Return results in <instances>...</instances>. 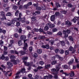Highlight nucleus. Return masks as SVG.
Wrapping results in <instances>:
<instances>
[{
  "instance_id": "nucleus-1",
  "label": "nucleus",
  "mask_w": 79,
  "mask_h": 79,
  "mask_svg": "<svg viewBox=\"0 0 79 79\" xmlns=\"http://www.w3.org/2000/svg\"><path fill=\"white\" fill-rule=\"evenodd\" d=\"M26 40H24V47H23V49L24 51H21L19 52V53L21 54V55H25L26 53V50H27V47L28 45H27V43H25Z\"/></svg>"
},
{
  "instance_id": "nucleus-2",
  "label": "nucleus",
  "mask_w": 79,
  "mask_h": 79,
  "mask_svg": "<svg viewBox=\"0 0 79 79\" xmlns=\"http://www.w3.org/2000/svg\"><path fill=\"white\" fill-rule=\"evenodd\" d=\"M69 51H70L71 52H72V53H75L76 52V50L74 49V48H73V47L70 46L69 49Z\"/></svg>"
},
{
  "instance_id": "nucleus-3",
  "label": "nucleus",
  "mask_w": 79,
  "mask_h": 79,
  "mask_svg": "<svg viewBox=\"0 0 79 79\" xmlns=\"http://www.w3.org/2000/svg\"><path fill=\"white\" fill-rule=\"evenodd\" d=\"M72 25V23L69 22V20L65 22V25L68 26H70Z\"/></svg>"
},
{
  "instance_id": "nucleus-4",
  "label": "nucleus",
  "mask_w": 79,
  "mask_h": 79,
  "mask_svg": "<svg viewBox=\"0 0 79 79\" xmlns=\"http://www.w3.org/2000/svg\"><path fill=\"white\" fill-rule=\"evenodd\" d=\"M0 15L2 16V17H4V19H6V17H5V13H4L3 11H2L0 12Z\"/></svg>"
},
{
  "instance_id": "nucleus-5",
  "label": "nucleus",
  "mask_w": 79,
  "mask_h": 79,
  "mask_svg": "<svg viewBox=\"0 0 79 79\" xmlns=\"http://www.w3.org/2000/svg\"><path fill=\"white\" fill-rule=\"evenodd\" d=\"M42 48H46V49H48L49 48V45L48 44H46L45 45H42L41 46Z\"/></svg>"
},
{
  "instance_id": "nucleus-6",
  "label": "nucleus",
  "mask_w": 79,
  "mask_h": 79,
  "mask_svg": "<svg viewBox=\"0 0 79 79\" xmlns=\"http://www.w3.org/2000/svg\"><path fill=\"white\" fill-rule=\"evenodd\" d=\"M70 32H71V31L69 30H63V34H66V33H67V34H70Z\"/></svg>"
},
{
  "instance_id": "nucleus-7",
  "label": "nucleus",
  "mask_w": 79,
  "mask_h": 79,
  "mask_svg": "<svg viewBox=\"0 0 79 79\" xmlns=\"http://www.w3.org/2000/svg\"><path fill=\"white\" fill-rule=\"evenodd\" d=\"M79 17H76V16L75 17H74L72 20V21L74 22V23H75L76 21H77V19H79Z\"/></svg>"
},
{
  "instance_id": "nucleus-8",
  "label": "nucleus",
  "mask_w": 79,
  "mask_h": 79,
  "mask_svg": "<svg viewBox=\"0 0 79 79\" xmlns=\"http://www.w3.org/2000/svg\"><path fill=\"white\" fill-rule=\"evenodd\" d=\"M13 40H10V44L9 45V47H11L13 46Z\"/></svg>"
},
{
  "instance_id": "nucleus-9",
  "label": "nucleus",
  "mask_w": 79,
  "mask_h": 79,
  "mask_svg": "<svg viewBox=\"0 0 79 79\" xmlns=\"http://www.w3.org/2000/svg\"><path fill=\"white\" fill-rule=\"evenodd\" d=\"M9 56H10V58L11 60H14L13 59L16 58V57L14 55H11L10 54L9 55Z\"/></svg>"
},
{
  "instance_id": "nucleus-10",
  "label": "nucleus",
  "mask_w": 79,
  "mask_h": 79,
  "mask_svg": "<svg viewBox=\"0 0 79 79\" xmlns=\"http://www.w3.org/2000/svg\"><path fill=\"white\" fill-rule=\"evenodd\" d=\"M55 15H52L51 17V20L52 21H53L55 20Z\"/></svg>"
},
{
  "instance_id": "nucleus-11",
  "label": "nucleus",
  "mask_w": 79,
  "mask_h": 79,
  "mask_svg": "<svg viewBox=\"0 0 79 79\" xmlns=\"http://www.w3.org/2000/svg\"><path fill=\"white\" fill-rule=\"evenodd\" d=\"M11 62H13L14 64H17V60H15V59L12 60H10Z\"/></svg>"
},
{
  "instance_id": "nucleus-12",
  "label": "nucleus",
  "mask_w": 79,
  "mask_h": 79,
  "mask_svg": "<svg viewBox=\"0 0 79 79\" xmlns=\"http://www.w3.org/2000/svg\"><path fill=\"white\" fill-rule=\"evenodd\" d=\"M69 74L71 77H72L74 76V73L73 71H71Z\"/></svg>"
},
{
  "instance_id": "nucleus-13",
  "label": "nucleus",
  "mask_w": 79,
  "mask_h": 79,
  "mask_svg": "<svg viewBox=\"0 0 79 79\" xmlns=\"http://www.w3.org/2000/svg\"><path fill=\"white\" fill-rule=\"evenodd\" d=\"M10 71H7V72H4V74L5 75H7V74H8V76H11V73H10V74H9V73H10Z\"/></svg>"
},
{
  "instance_id": "nucleus-14",
  "label": "nucleus",
  "mask_w": 79,
  "mask_h": 79,
  "mask_svg": "<svg viewBox=\"0 0 79 79\" xmlns=\"http://www.w3.org/2000/svg\"><path fill=\"white\" fill-rule=\"evenodd\" d=\"M23 62L25 65H26L27 66H30V63L26 62L25 61H23Z\"/></svg>"
},
{
  "instance_id": "nucleus-15",
  "label": "nucleus",
  "mask_w": 79,
  "mask_h": 79,
  "mask_svg": "<svg viewBox=\"0 0 79 79\" xmlns=\"http://www.w3.org/2000/svg\"><path fill=\"white\" fill-rule=\"evenodd\" d=\"M20 38L21 40H24L25 39H26V37L25 35H22L21 36Z\"/></svg>"
},
{
  "instance_id": "nucleus-16",
  "label": "nucleus",
  "mask_w": 79,
  "mask_h": 79,
  "mask_svg": "<svg viewBox=\"0 0 79 79\" xmlns=\"http://www.w3.org/2000/svg\"><path fill=\"white\" fill-rule=\"evenodd\" d=\"M60 43L62 46H64L65 45V43H64V41H60Z\"/></svg>"
},
{
  "instance_id": "nucleus-17",
  "label": "nucleus",
  "mask_w": 79,
  "mask_h": 79,
  "mask_svg": "<svg viewBox=\"0 0 79 79\" xmlns=\"http://www.w3.org/2000/svg\"><path fill=\"white\" fill-rule=\"evenodd\" d=\"M42 52V49H39L37 50V52L39 54H41Z\"/></svg>"
},
{
  "instance_id": "nucleus-18",
  "label": "nucleus",
  "mask_w": 79,
  "mask_h": 79,
  "mask_svg": "<svg viewBox=\"0 0 79 79\" xmlns=\"http://www.w3.org/2000/svg\"><path fill=\"white\" fill-rule=\"evenodd\" d=\"M21 23H26V18L25 17L22 19Z\"/></svg>"
},
{
  "instance_id": "nucleus-19",
  "label": "nucleus",
  "mask_w": 79,
  "mask_h": 79,
  "mask_svg": "<svg viewBox=\"0 0 79 79\" xmlns=\"http://www.w3.org/2000/svg\"><path fill=\"white\" fill-rule=\"evenodd\" d=\"M45 37L44 36H40L38 38V39H45Z\"/></svg>"
},
{
  "instance_id": "nucleus-20",
  "label": "nucleus",
  "mask_w": 79,
  "mask_h": 79,
  "mask_svg": "<svg viewBox=\"0 0 79 79\" xmlns=\"http://www.w3.org/2000/svg\"><path fill=\"white\" fill-rule=\"evenodd\" d=\"M11 12H7L6 15V16H11Z\"/></svg>"
},
{
  "instance_id": "nucleus-21",
  "label": "nucleus",
  "mask_w": 79,
  "mask_h": 79,
  "mask_svg": "<svg viewBox=\"0 0 79 79\" xmlns=\"http://www.w3.org/2000/svg\"><path fill=\"white\" fill-rule=\"evenodd\" d=\"M60 12L62 14H66L67 13V11L64 10H61V11H60Z\"/></svg>"
},
{
  "instance_id": "nucleus-22",
  "label": "nucleus",
  "mask_w": 79,
  "mask_h": 79,
  "mask_svg": "<svg viewBox=\"0 0 79 79\" xmlns=\"http://www.w3.org/2000/svg\"><path fill=\"white\" fill-rule=\"evenodd\" d=\"M7 65L9 66H13V64L11 63V62H7Z\"/></svg>"
},
{
  "instance_id": "nucleus-23",
  "label": "nucleus",
  "mask_w": 79,
  "mask_h": 79,
  "mask_svg": "<svg viewBox=\"0 0 79 79\" xmlns=\"http://www.w3.org/2000/svg\"><path fill=\"white\" fill-rule=\"evenodd\" d=\"M31 21H35V20H36V17H31Z\"/></svg>"
},
{
  "instance_id": "nucleus-24",
  "label": "nucleus",
  "mask_w": 79,
  "mask_h": 79,
  "mask_svg": "<svg viewBox=\"0 0 79 79\" xmlns=\"http://www.w3.org/2000/svg\"><path fill=\"white\" fill-rule=\"evenodd\" d=\"M17 20H12L10 22V23L12 24H15V21H17Z\"/></svg>"
},
{
  "instance_id": "nucleus-25",
  "label": "nucleus",
  "mask_w": 79,
  "mask_h": 79,
  "mask_svg": "<svg viewBox=\"0 0 79 79\" xmlns=\"http://www.w3.org/2000/svg\"><path fill=\"white\" fill-rule=\"evenodd\" d=\"M65 53L66 55H68L69 53V52L68 50H65Z\"/></svg>"
},
{
  "instance_id": "nucleus-26",
  "label": "nucleus",
  "mask_w": 79,
  "mask_h": 79,
  "mask_svg": "<svg viewBox=\"0 0 79 79\" xmlns=\"http://www.w3.org/2000/svg\"><path fill=\"white\" fill-rule=\"evenodd\" d=\"M59 52L60 54H63V53H64V50L62 49H60L59 50Z\"/></svg>"
},
{
  "instance_id": "nucleus-27",
  "label": "nucleus",
  "mask_w": 79,
  "mask_h": 79,
  "mask_svg": "<svg viewBox=\"0 0 79 79\" xmlns=\"http://www.w3.org/2000/svg\"><path fill=\"white\" fill-rule=\"evenodd\" d=\"M33 56L34 57V58H37L38 56V55H37V53H35L33 55Z\"/></svg>"
},
{
  "instance_id": "nucleus-28",
  "label": "nucleus",
  "mask_w": 79,
  "mask_h": 79,
  "mask_svg": "<svg viewBox=\"0 0 79 79\" xmlns=\"http://www.w3.org/2000/svg\"><path fill=\"white\" fill-rule=\"evenodd\" d=\"M74 62V59H72L70 60V61L69 62V64H71L72 63H73Z\"/></svg>"
},
{
  "instance_id": "nucleus-29",
  "label": "nucleus",
  "mask_w": 79,
  "mask_h": 79,
  "mask_svg": "<svg viewBox=\"0 0 79 79\" xmlns=\"http://www.w3.org/2000/svg\"><path fill=\"white\" fill-rule=\"evenodd\" d=\"M58 31V29L56 28H54L52 29V31L53 32H56Z\"/></svg>"
},
{
  "instance_id": "nucleus-30",
  "label": "nucleus",
  "mask_w": 79,
  "mask_h": 79,
  "mask_svg": "<svg viewBox=\"0 0 79 79\" xmlns=\"http://www.w3.org/2000/svg\"><path fill=\"white\" fill-rule=\"evenodd\" d=\"M63 34L64 35V38H67V37H68V34L67 33H66L65 34Z\"/></svg>"
},
{
  "instance_id": "nucleus-31",
  "label": "nucleus",
  "mask_w": 79,
  "mask_h": 79,
  "mask_svg": "<svg viewBox=\"0 0 79 79\" xmlns=\"http://www.w3.org/2000/svg\"><path fill=\"white\" fill-rule=\"evenodd\" d=\"M57 63L56 61H53L52 62L51 64H56Z\"/></svg>"
},
{
  "instance_id": "nucleus-32",
  "label": "nucleus",
  "mask_w": 79,
  "mask_h": 79,
  "mask_svg": "<svg viewBox=\"0 0 79 79\" xmlns=\"http://www.w3.org/2000/svg\"><path fill=\"white\" fill-rule=\"evenodd\" d=\"M69 38L70 40H71V41H73V40H74V39H73V38L71 36H69Z\"/></svg>"
},
{
  "instance_id": "nucleus-33",
  "label": "nucleus",
  "mask_w": 79,
  "mask_h": 79,
  "mask_svg": "<svg viewBox=\"0 0 79 79\" xmlns=\"http://www.w3.org/2000/svg\"><path fill=\"white\" fill-rule=\"evenodd\" d=\"M33 49V48H32V47L31 46V47H30L29 48V50L30 51V52H32V50Z\"/></svg>"
},
{
  "instance_id": "nucleus-34",
  "label": "nucleus",
  "mask_w": 79,
  "mask_h": 79,
  "mask_svg": "<svg viewBox=\"0 0 79 79\" xmlns=\"http://www.w3.org/2000/svg\"><path fill=\"white\" fill-rule=\"evenodd\" d=\"M19 10H16V12L15 14V16H18V13H19Z\"/></svg>"
},
{
  "instance_id": "nucleus-35",
  "label": "nucleus",
  "mask_w": 79,
  "mask_h": 79,
  "mask_svg": "<svg viewBox=\"0 0 79 79\" xmlns=\"http://www.w3.org/2000/svg\"><path fill=\"white\" fill-rule=\"evenodd\" d=\"M60 15V13H59V12H56L55 14V16H58V15Z\"/></svg>"
},
{
  "instance_id": "nucleus-36",
  "label": "nucleus",
  "mask_w": 79,
  "mask_h": 79,
  "mask_svg": "<svg viewBox=\"0 0 79 79\" xmlns=\"http://www.w3.org/2000/svg\"><path fill=\"white\" fill-rule=\"evenodd\" d=\"M40 64L42 66L44 64V62L43 61H40L39 62Z\"/></svg>"
},
{
  "instance_id": "nucleus-37",
  "label": "nucleus",
  "mask_w": 79,
  "mask_h": 79,
  "mask_svg": "<svg viewBox=\"0 0 79 79\" xmlns=\"http://www.w3.org/2000/svg\"><path fill=\"white\" fill-rule=\"evenodd\" d=\"M17 8H18V6H14V7L13 8V10H16Z\"/></svg>"
},
{
  "instance_id": "nucleus-38",
  "label": "nucleus",
  "mask_w": 79,
  "mask_h": 79,
  "mask_svg": "<svg viewBox=\"0 0 79 79\" xmlns=\"http://www.w3.org/2000/svg\"><path fill=\"white\" fill-rule=\"evenodd\" d=\"M25 69H22L21 71V73H25Z\"/></svg>"
},
{
  "instance_id": "nucleus-39",
  "label": "nucleus",
  "mask_w": 79,
  "mask_h": 79,
  "mask_svg": "<svg viewBox=\"0 0 79 79\" xmlns=\"http://www.w3.org/2000/svg\"><path fill=\"white\" fill-rule=\"evenodd\" d=\"M11 24H12L11 23V22H9L6 23V25L8 26H10L11 25Z\"/></svg>"
},
{
  "instance_id": "nucleus-40",
  "label": "nucleus",
  "mask_w": 79,
  "mask_h": 79,
  "mask_svg": "<svg viewBox=\"0 0 79 79\" xmlns=\"http://www.w3.org/2000/svg\"><path fill=\"white\" fill-rule=\"evenodd\" d=\"M62 67H63V68H65V69H67V68H68V65H63L62 66Z\"/></svg>"
},
{
  "instance_id": "nucleus-41",
  "label": "nucleus",
  "mask_w": 79,
  "mask_h": 79,
  "mask_svg": "<svg viewBox=\"0 0 79 79\" xmlns=\"http://www.w3.org/2000/svg\"><path fill=\"white\" fill-rule=\"evenodd\" d=\"M33 31L35 32H38V31H39V29H36V28H35L33 29Z\"/></svg>"
},
{
  "instance_id": "nucleus-42",
  "label": "nucleus",
  "mask_w": 79,
  "mask_h": 79,
  "mask_svg": "<svg viewBox=\"0 0 79 79\" xmlns=\"http://www.w3.org/2000/svg\"><path fill=\"white\" fill-rule=\"evenodd\" d=\"M56 71V69H52L51 70V71L52 73H54V72H55V71Z\"/></svg>"
},
{
  "instance_id": "nucleus-43",
  "label": "nucleus",
  "mask_w": 79,
  "mask_h": 79,
  "mask_svg": "<svg viewBox=\"0 0 79 79\" xmlns=\"http://www.w3.org/2000/svg\"><path fill=\"white\" fill-rule=\"evenodd\" d=\"M68 7H69V8H72V7H73V5L71 4H69L68 5Z\"/></svg>"
},
{
  "instance_id": "nucleus-44",
  "label": "nucleus",
  "mask_w": 79,
  "mask_h": 79,
  "mask_svg": "<svg viewBox=\"0 0 79 79\" xmlns=\"http://www.w3.org/2000/svg\"><path fill=\"white\" fill-rule=\"evenodd\" d=\"M17 26H20V23L19 22H17L16 23Z\"/></svg>"
},
{
  "instance_id": "nucleus-45",
  "label": "nucleus",
  "mask_w": 79,
  "mask_h": 79,
  "mask_svg": "<svg viewBox=\"0 0 79 79\" xmlns=\"http://www.w3.org/2000/svg\"><path fill=\"white\" fill-rule=\"evenodd\" d=\"M36 10H41V8L40 7L37 6L36 7Z\"/></svg>"
},
{
  "instance_id": "nucleus-46",
  "label": "nucleus",
  "mask_w": 79,
  "mask_h": 79,
  "mask_svg": "<svg viewBox=\"0 0 79 79\" xmlns=\"http://www.w3.org/2000/svg\"><path fill=\"white\" fill-rule=\"evenodd\" d=\"M55 52L56 53H58L59 52V49H56L55 50Z\"/></svg>"
},
{
  "instance_id": "nucleus-47",
  "label": "nucleus",
  "mask_w": 79,
  "mask_h": 79,
  "mask_svg": "<svg viewBox=\"0 0 79 79\" xmlns=\"http://www.w3.org/2000/svg\"><path fill=\"white\" fill-rule=\"evenodd\" d=\"M56 6L58 8H59V7H60V6H61L60 5V4H59V3H56Z\"/></svg>"
},
{
  "instance_id": "nucleus-48",
  "label": "nucleus",
  "mask_w": 79,
  "mask_h": 79,
  "mask_svg": "<svg viewBox=\"0 0 79 79\" xmlns=\"http://www.w3.org/2000/svg\"><path fill=\"white\" fill-rule=\"evenodd\" d=\"M18 44L19 46H21V45H22V42H21V41H19L18 42Z\"/></svg>"
},
{
  "instance_id": "nucleus-49",
  "label": "nucleus",
  "mask_w": 79,
  "mask_h": 79,
  "mask_svg": "<svg viewBox=\"0 0 79 79\" xmlns=\"http://www.w3.org/2000/svg\"><path fill=\"white\" fill-rule=\"evenodd\" d=\"M48 77V78H49V79H52V78H53V76L51 75H49Z\"/></svg>"
},
{
  "instance_id": "nucleus-50",
  "label": "nucleus",
  "mask_w": 79,
  "mask_h": 79,
  "mask_svg": "<svg viewBox=\"0 0 79 79\" xmlns=\"http://www.w3.org/2000/svg\"><path fill=\"white\" fill-rule=\"evenodd\" d=\"M54 26H55V25L53 24H51L49 27H50V28H52V27H54Z\"/></svg>"
},
{
  "instance_id": "nucleus-51",
  "label": "nucleus",
  "mask_w": 79,
  "mask_h": 79,
  "mask_svg": "<svg viewBox=\"0 0 79 79\" xmlns=\"http://www.w3.org/2000/svg\"><path fill=\"white\" fill-rule=\"evenodd\" d=\"M41 9L43 10H45V6L44 5H43L42 6Z\"/></svg>"
},
{
  "instance_id": "nucleus-52",
  "label": "nucleus",
  "mask_w": 79,
  "mask_h": 79,
  "mask_svg": "<svg viewBox=\"0 0 79 79\" xmlns=\"http://www.w3.org/2000/svg\"><path fill=\"white\" fill-rule=\"evenodd\" d=\"M48 29V27L47 26H46L44 27V30L45 31H47Z\"/></svg>"
},
{
  "instance_id": "nucleus-53",
  "label": "nucleus",
  "mask_w": 79,
  "mask_h": 79,
  "mask_svg": "<svg viewBox=\"0 0 79 79\" xmlns=\"http://www.w3.org/2000/svg\"><path fill=\"white\" fill-rule=\"evenodd\" d=\"M39 76L37 75H36L34 77V79H39Z\"/></svg>"
},
{
  "instance_id": "nucleus-54",
  "label": "nucleus",
  "mask_w": 79,
  "mask_h": 79,
  "mask_svg": "<svg viewBox=\"0 0 79 79\" xmlns=\"http://www.w3.org/2000/svg\"><path fill=\"white\" fill-rule=\"evenodd\" d=\"M1 58L2 60H4L5 58V57L4 56V55L2 54V56L1 57Z\"/></svg>"
},
{
  "instance_id": "nucleus-55",
  "label": "nucleus",
  "mask_w": 79,
  "mask_h": 79,
  "mask_svg": "<svg viewBox=\"0 0 79 79\" xmlns=\"http://www.w3.org/2000/svg\"><path fill=\"white\" fill-rule=\"evenodd\" d=\"M27 59V57H24L23 58V60L24 61L25 60H26Z\"/></svg>"
},
{
  "instance_id": "nucleus-56",
  "label": "nucleus",
  "mask_w": 79,
  "mask_h": 79,
  "mask_svg": "<svg viewBox=\"0 0 79 79\" xmlns=\"http://www.w3.org/2000/svg\"><path fill=\"white\" fill-rule=\"evenodd\" d=\"M4 49L5 51H6V50L8 49V47L5 46H4Z\"/></svg>"
},
{
  "instance_id": "nucleus-57",
  "label": "nucleus",
  "mask_w": 79,
  "mask_h": 79,
  "mask_svg": "<svg viewBox=\"0 0 79 79\" xmlns=\"http://www.w3.org/2000/svg\"><path fill=\"white\" fill-rule=\"evenodd\" d=\"M28 6H31L32 5V2H28L27 4Z\"/></svg>"
},
{
  "instance_id": "nucleus-58",
  "label": "nucleus",
  "mask_w": 79,
  "mask_h": 79,
  "mask_svg": "<svg viewBox=\"0 0 79 79\" xmlns=\"http://www.w3.org/2000/svg\"><path fill=\"white\" fill-rule=\"evenodd\" d=\"M14 37H15V38H17V37H18V35L17 34V33H16L14 35Z\"/></svg>"
},
{
  "instance_id": "nucleus-59",
  "label": "nucleus",
  "mask_w": 79,
  "mask_h": 79,
  "mask_svg": "<svg viewBox=\"0 0 79 79\" xmlns=\"http://www.w3.org/2000/svg\"><path fill=\"white\" fill-rule=\"evenodd\" d=\"M57 35H62V33L61 32H59L58 33Z\"/></svg>"
},
{
  "instance_id": "nucleus-60",
  "label": "nucleus",
  "mask_w": 79,
  "mask_h": 79,
  "mask_svg": "<svg viewBox=\"0 0 79 79\" xmlns=\"http://www.w3.org/2000/svg\"><path fill=\"white\" fill-rule=\"evenodd\" d=\"M19 9H20V10H22L23 8V6L20 5L19 6Z\"/></svg>"
},
{
  "instance_id": "nucleus-61",
  "label": "nucleus",
  "mask_w": 79,
  "mask_h": 79,
  "mask_svg": "<svg viewBox=\"0 0 79 79\" xmlns=\"http://www.w3.org/2000/svg\"><path fill=\"white\" fill-rule=\"evenodd\" d=\"M51 66L50 64H48L46 65H45V67L46 68H49V67H50Z\"/></svg>"
},
{
  "instance_id": "nucleus-62",
  "label": "nucleus",
  "mask_w": 79,
  "mask_h": 79,
  "mask_svg": "<svg viewBox=\"0 0 79 79\" xmlns=\"http://www.w3.org/2000/svg\"><path fill=\"white\" fill-rule=\"evenodd\" d=\"M48 77L47 76H45L44 77V79H48Z\"/></svg>"
},
{
  "instance_id": "nucleus-63",
  "label": "nucleus",
  "mask_w": 79,
  "mask_h": 79,
  "mask_svg": "<svg viewBox=\"0 0 79 79\" xmlns=\"http://www.w3.org/2000/svg\"><path fill=\"white\" fill-rule=\"evenodd\" d=\"M35 13H36V15H39L40 14V12L36 11L35 12Z\"/></svg>"
},
{
  "instance_id": "nucleus-64",
  "label": "nucleus",
  "mask_w": 79,
  "mask_h": 79,
  "mask_svg": "<svg viewBox=\"0 0 79 79\" xmlns=\"http://www.w3.org/2000/svg\"><path fill=\"white\" fill-rule=\"evenodd\" d=\"M43 57L44 58V60H46V59H47V55H44Z\"/></svg>"
}]
</instances>
